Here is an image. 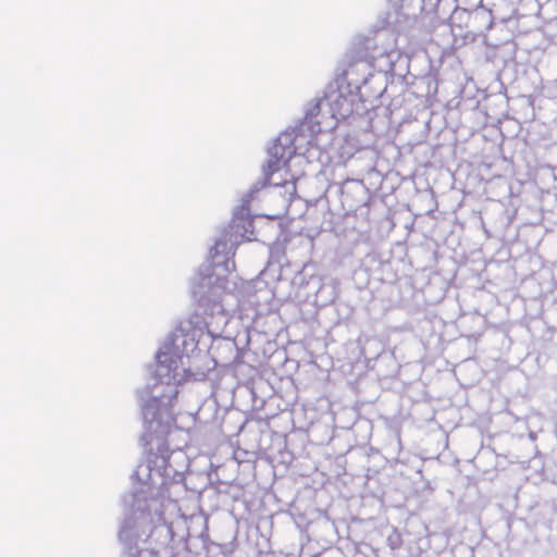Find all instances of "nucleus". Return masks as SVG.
Wrapping results in <instances>:
<instances>
[{"mask_svg":"<svg viewBox=\"0 0 557 557\" xmlns=\"http://www.w3.org/2000/svg\"><path fill=\"white\" fill-rule=\"evenodd\" d=\"M154 381L137 392L144 419L143 437L150 446L146 461L133 475L134 490L124 496V511L117 540L121 557H174L172 519L180 515L177 503L169 495L170 485L183 481L189 459L182 448L169 447L168 436L175 425V395L166 405L152 399Z\"/></svg>","mask_w":557,"mask_h":557,"instance_id":"f257e3e1","label":"nucleus"},{"mask_svg":"<svg viewBox=\"0 0 557 557\" xmlns=\"http://www.w3.org/2000/svg\"><path fill=\"white\" fill-rule=\"evenodd\" d=\"M199 269L190 280V290L203 308L205 317L193 314L182 321L161 344L156 354V368L152 374L154 386L148 391L152 399L163 400L168 405L178 395L180 385L186 381L187 370L184 357L194 352L199 343L208 338L222 336L231 319V311L238 307L252 290L251 282H244L236 273L225 275L222 282L196 290ZM213 281H215L213 278Z\"/></svg>","mask_w":557,"mask_h":557,"instance_id":"f03ea898","label":"nucleus"},{"mask_svg":"<svg viewBox=\"0 0 557 557\" xmlns=\"http://www.w3.org/2000/svg\"><path fill=\"white\" fill-rule=\"evenodd\" d=\"M297 135L294 131L283 132L268 148L267 164L263 165V180L255 183L240 198V205L234 210L233 218L209 250L207 262L199 267L196 290L213 282H222L225 275L235 272L234 256L238 245L252 240L253 222L250 205L259 199V194L268 186L282 188L281 195L287 201L296 196L297 177L289 173V162L300 154L295 145Z\"/></svg>","mask_w":557,"mask_h":557,"instance_id":"7ed1b4c3","label":"nucleus"},{"mask_svg":"<svg viewBox=\"0 0 557 557\" xmlns=\"http://www.w3.org/2000/svg\"><path fill=\"white\" fill-rule=\"evenodd\" d=\"M360 63H362L361 60L352 57L345 61L342 74L336 76L326 87L324 96L329 104H358L364 101L358 95L359 88L347 82Z\"/></svg>","mask_w":557,"mask_h":557,"instance_id":"20e7f679","label":"nucleus"},{"mask_svg":"<svg viewBox=\"0 0 557 557\" xmlns=\"http://www.w3.org/2000/svg\"><path fill=\"white\" fill-rule=\"evenodd\" d=\"M387 543H388V546L392 548V549H396L400 546L401 544V539H400V535L399 533L397 532H394L393 534H391L388 537H387Z\"/></svg>","mask_w":557,"mask_h":557,"instance_id":"39448f33","label":"nucleus"},{"mask_svg":"<svg viewBox=\"0 0 557 557\" xmlns=\"http://www.w3.org/2000/svg\"><path fill=\"white\" fill-rule=\"evenodd\" d=\"M325 108H326V112L325 113L331 115V121L326 124V127L335 128L337 126V124H338V120L335 116L334 107L329 106V107H325Z\"/></svg>","mask_w":557,"mask_h":557,"instance_id":"423d86ee","label":"nucleus"}]
</instances>
